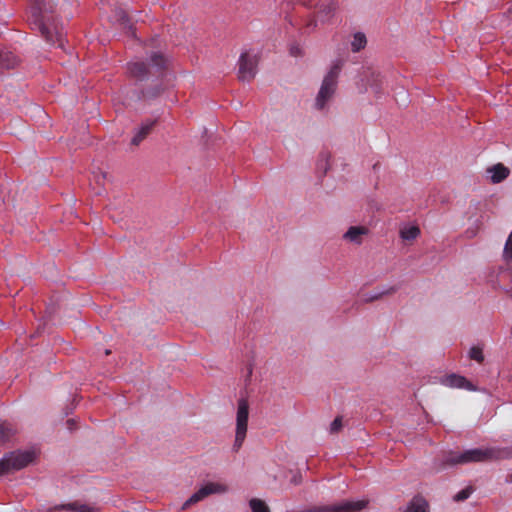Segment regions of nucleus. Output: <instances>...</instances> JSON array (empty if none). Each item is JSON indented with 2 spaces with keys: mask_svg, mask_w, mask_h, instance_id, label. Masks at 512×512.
Masks as SVG:
<instances>
[{
  "mask_svg": "<svg viewBox=\"0 0 512 512\" xmlns=\"http://www.w3.org/2000/svg\"><path fill=\"white\" fill-rule=\"evenodd\" d=\"M58 4H52L51 0H35L34 4L31 7L32 16L35 18V21L38 23L39 29L42 35L45 37L48 43L53 44L56 41L58 42L59 47H63V34L62 31L49 23L48 15L54 13L56 11V6Z\"/></svg>",
  "mask_w": 512,
  "mask_h": 512,
  "instance_id": "f257e3e1",
  "label": "nucleus"
},
{
  "mask_svg": "<svg viewBox=\"0 0 512 512\" xmlns=\"http://www.w3.org/2000/svg\"><path fill=\"white\" fill-rule=\"evenodd\" d=\"M342 68V62L336 61L325 75L319 92L315 99L317 109L325 108L327 102L333 97L337 89V80Z\"/></svg>",
  "mask_w": 512,
  "mask_h": 512,
  "instance_id": "f03ea898",
  "label": "nucleus"
},
{
  "mask_svg": "<svg viewBox=\"0 0 512 512\" xmlns=\"http://www.w3.org/2000/svg\"><path fill=\"white\" fill-rule=\"evenodd\" d=\"M503 456V452L495 448L486 449H471L467 450L459 455H450L446 463L450 465L464 464L470 462H486L491 460L500 459Z\"/></svg>",
  "mask_w": 512,
  "mask_h": 512,
  "instance_id": "7ed1b4c3",
  "label": "nucleus"
},
{
  "mask_svg": "<svg viewBox=\"0 0 512 512\" xmlns=\"http://www.w3.org/2000/svg\"><path fill=\"white\" fill-rule=\"evenodd\" d=\"M34 453L31 451L11 452L0 460V475H5L20 470L33 462Z\"/></svg>",
  "mask_w": 512,
  "mask_h": 512,
  "instance_id": "20e7f679",
  "label": "nucleus"
},
{
  "mask_svg": "<svg viewBox=\"0 0 512 512\" xmlns=\"http://www.w3.org/2000/svg\"><path fill=\"white\" fill-rule=\"evenodd\" d=\"M248 416H249V405L246 399H240L238 401V409L236 416V435L234 448L238 450L246 437L247 433V425H248Z\"/></svg>",
  "mask_w": 512,
  "mask_h": 512,
  "instance_id": "39448f33",
  "label": "nucleus"
},
{
  "mask_svg": "<svg viewBox=\"0 0 512 512\" xmlns=\"http://www.w3.org/2000/svg\"><path fill=\"white\" fill-rule=\"evenodd\" d=\"M258 57L256 54L244 52L239 59L238 78L241 81H250L256 75Z\"/></svg>",
  "mask_w": 512,
  "mask_h": 512,
  "instance_id": "423d86ee",
  "label": "nucleus"
},
{
  "mask_svg": "<svg viewBox=\"0 0 512 512\" xmlns=\"http://www.w3.org/2000/svg\"><path fill=\"white\" fill-rule=\"evenodd\" d=\"M228 490L227 486L218 482H209L195 492L183 505V509L197 503L210 494H221Z\"/></svg>",
  "mask_w": 512,
  "mask_h": 512,
  "instance_id": "0eeeda50",
  "label": "nucleus"
},
{
  "mask_svg": "<svg viewBox=\"0 0 512 512\" xmlns=\"http://www.w3.org/2000/svg\"><path fill=\"white\" fill-rule=\"evenodd\" d=\"M439 382L440 384L450 388L466 389L469 391L477 390V388L464 376L454 373L442 376L439 379Z\"/></svg>",
  "mask_w": 512,
  "mask_h": 512,
  "instance_id": "6e6552de",
  "label": "nucleus"
},
{
  "mask_svg": "<svg viewBox=\"0 0 512 512\" xmlns=\"http://www.w3.org/2000/svg\"><path fill=\"white\" fill-rule=\"evenodd\" d=\"M155 123V120L144 121L132 137L131 144L133 146H138L151 133Z\"/></svg>",
  "mask_w": 512,
  "mask_h": 512,
  "instance_id": "1a4fd4ad",
  "label": "nucleus"
},
{
  "mask_svg": "<svg viewBox=\"0 0 512 512\" xmlns=\"http://www.w3.org/2000/svg\"><path fill=\"white\" fill-rule=\"evenodd\" d=\"M487 173L490 175L491 182L497 184L502 182L509 176L510 170L502 163H498L491 167H488Z\"/></svg>",
  "mask_w": 512,
  "mask_h": 512,
  "instance_id": "9d476101",
  "label": "nucleus"
},
{
  "mask_svg": "<svg viewBox=\"0 0 512 512\" xmlns=\"http://www.w3.org/2000/svg\"><path fill=\"white\" fill-rule=\"evenodd\" d=\"M368 233V229L363 226H352L344 234V239L349 242L360 244L362 242V236Z\"/></svg>",
  "mask_w": 512,
  "mask_h": 512,
  "instance_id": "9b49d317",
  "label": "nucleus"
},
{
  "mask_svg": "<svg viewBox=\"0 0 512 512\" xmlns=\"http://www.w3.org/2000/svg\"><path fill=\"white\" fill-rule=\"evenodd\" d=\"M428 502L422 496H415L408 503L405 512H428Z\"/></svg>",
  "mask_w": 512,
  "mask_h": 512,
  "instance_id": "f8f14e48",
  "label": "nucleus"
},
{
  "mask_svg": "<svg viewBox=\"0 0 512 512\" xmlns=\"http://www.w3.org/2000/svg\"><path fill=\"white\" fill-rule=\"evenodd\" d=\"M128 71L132 77L137 79H143L148 73L146 64L141 61L130 63L128 65Z\"/></svg>",
  "mask_w": 512,
  "mask_h": 512,
  "instance_id": "ddd939ff",
  "label": "nucleus"
},
{
  "mask_svg": "<svg viewBox=\"0 0 512 512\" xmlns=\"http://www.w3.org/2000/svg\"><path fill=\"white\" fill-rule=\"evenodd\" d=\"M420 234V229L418 226H405L400 230V237L403 240L411 241L416 239Z\"/></svg>",
  "mask_w": 512,
  "mask_h": 512,
  "instance_id": "4468645a",
  "label": "nucleus"
},
{
  "mask_svg": "<svg viewBox=\"0 0 512 512\" xmlns=\"http://www.w3.org/2000/svg\"><path fill=\"white\" fill-rule=\"evenodd\" d=\"M64 512H98V509L88 505H81L77 503L68 504L62 507Z\"/></svg>",
  "mask_w": 512,
  "mask_h": 512,
  "instance_id": "2eb2a0df",
  "label": "nucleus"
},
{
  "mask_svg": "<svg viewBox=\"0 0 512 512\" xmlns=\"http://www.w3.org/2000/svg\"><path fill=\"white\" fill-rule=\"evenodd\" d=\"M320 12L327 17H331L337 9V5L333 0H326L318 3Z\"/></svg>",
  "mask_w": 512,
  "mask_h": 512,
  "instance_id": "dca6fc26",
  "label": "nucleus"
},
{
  "mask_svg": "<svg viewBox=\"0 0 512 512\" xmlns=\"http://www.w3.org/2000/svg\"><path fill=\"white\" fill-rule=\"evenodd\" d=\"M14 434L15 429L9 423H0V442L9 440Z\"/></svg>",
  "mask_w": 512,
  "mask_h": 512,
  "instance_id": "f3484780",
  "label": "nucleus"
},
{
  "mask_svg": "<svg viewBox=\"0 0 512 512\" xmlns=\"http://www.w3.org/2000/svg\"><path fill=\"white\" fill-rule=\"evenodd\" d=\"M367 43L366 37L363 33H356L351 42L353 52H358L365 47Z\"/></svg>",
  "mask_w": 512,
  "mask_h": 512,
  "instance_id": "a211bd4d",
  "label": "nucleus"
},
{
  "mask_svg": "<svg viewBox=\"0 0 512 512\" xmlns=\"http://www.w3.org/2000/svg\"><path fill=\"white\" fill-rule=\"evenodd\" d=\"M252 512H270L268 505L261 499L253 498L249 502Z\"/></svg>",
  "mask_w": 512,
  "mask_h": 512,
  "instance_id": "6ab92c4d",
  "label": "nucleus"
},
{
  "mask_svg": "<svg viewBox=\"0 0 512 512\" xmlns=\"http://www.w3.org/2000/svg\"><path fill=\"white\" fill-rule=\"evenodd\" d=\"M114 18L121 26H123V28H131L124 10L116 9Z\"/></svg>",
  "mask_w": 512,
  "mask_h": 512,
  "instance_id": "aec40b11",
  "label": "nucleus"
},
{
  "mask_svg": "<svg viewBox=\"0 0 512 512\" xmlns=\"http://www.w3.org/2000/svg\"><path fill=\"white\" fill-rule=\"evenodd\" d=\"M469 357L479 363L484 360L483 349L480 346H473L469 350Z\"/></svg>",
  "mask_w": 512,
  "mask_h": 512,
  "instance_id": "412c9836",
  "label": "nucleus"
},
{
  "mask_svg": "<svg viewBox=\"0 0 512 512\" xmlns=\"http://www.w3.org/2000/svg\"><path fill=\"white\" fill-rule=\"evenodd\" d=\"M150 61L152 65L156 66L157 68H162L166 62L164 56L160 53H154L151 56Z\"/></svg>",
  "mask_w": 512,
  "mask_h": 512,
  "instance_id": "4be33fe9",
  "label": "nucleus"
},
{
  "mask_svg": "<svg viewBox=\"0 0 512 512\" xmlns=\"http://www.w3.org/2000/svg\"><path fill=\"white\" fill-rule=\"evenodd\" d=\"M471 493H472V489L470 487H467V488L461 490L460 492H458L454 496V500L455 501H463V500L467 499Z\"/></svg>",
  "mask_w": 512,
  "mask_h": 512,
  "instance_id": "5701e85b",
  "label": "nucleus"
},
{
  "mask_svg": "<svg viewBox=\"0 0 512 512\" xmlns=\"http://www.w3.org/2000/svg\"><path fill=\"white\" fill-rule=\"evenodd\" d=\"M504 256L508 259L512 258V232L510 233L504 248Z\"/></svg>",
  "mask_w": 512,
  "mask_h": 512,
  "instance_id": "b1692460",
  "label": "nucleus"
},
{
  "mask_svg": "<svg viewBox=\"0 0 512 512\" xmlns=\"http://www.w3.org/2000/svg\"><path fill=\"white\" fill-rule=\"evenodd\" d=\"M342 428V417H336L330 425V432L337 433Z\"/></svg>",
  "mask_w": 512,
  "mask_h": 512,
  "instance_id": "393cba45",
  "label": "nucleus"
},
{
  "mask_svg": "<svg viewBox=\"0 0 512 512\" xmlns=\"http://www.w3.org/2000/svg\"><path fill=\"white\" fill-rule=\"evenodd\" d=\"M107 173L105 172H102V171H99V172H95L94 173V179L95 181L100 184V185H104V182L105 180L107 179Z\"/></svg>",
  "mask_w": 512,
  "mask_h": 512,
  "instance_id": "a878e982",
  "label": "nucleus"
},
{
  "mask_svg": "<svg viewBox=\"0 0 512 512\" xmlns=\"http://www.w3.org/2000/svg\"><path fill=\"white\" fill-rule=\"evenodd\" d=\"M397 290L396 287H391L388 291L386 292H382L380 294H377V295H374V296H371L370 298H368L367 300L368 301H372V300H375V299H378L380 296H382L383 294H393L395 293Z\"/></svg>",
  "mask_w": 512,
  "mask_h": 512,
  "instance_id": "bb28decb",
  "label": "nucleus"
},
{
  "mask_svg": "<svg viewBox=\"0 0 512 512\" xmlns=\"http://www.w3.org/2000/svg\"><path fill=\"white\" fill-rule=\"evenodd\" d=\"M1 62H2V65L5 66L6 68H13L17 64V59L15 57H12L11 62L9 61L8 63H5V59L1 58Z\"/></svg>",
  "mask_w": 512,
  "mask_h": 512,
  "instance_id": "cd10ccee",
  "label": "nucleus"
},
{
  "mask_svg": "<svg viewBox=\"0 0 512 512\" xmlns=\"http://www.w3.org/2000/svg\"><path fill=\"white\" fill-rule=\"evenodd\" d=\"M110 353H111V351H110V350H106V351H105V354H106V355H109Z\"/></svg>",
  "mask_w": 512,
  "mask_h": 512,
  "instance_id": "c85d7f7f",
  "label": "nucleus"
}]
</instances>
